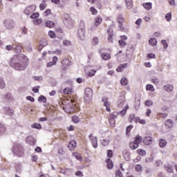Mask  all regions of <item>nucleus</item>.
Masks as SVG:
<instances>
[{
    "label": "nucleus",
    "instance_id": "nucleus-1",
    "mask_svg": "<svg viewBox=\"0 0 177 177\" xmlns=\"http://www.w3.org/2000/svg\"><path fill=\"white\" fill-rule=\"evenodd\" d=\"M28 59L23 55H16L10 59V65L19 71L26 70L28 65Z\"/></svg>",
    "mask_w": 177,
    "mask_h": 177
},
{
    "label": "nucleus",
    "instance_id": "nucleus-2",
    "mask_svg": "<svg viewBox=\"0 0 177 177\" xmlns=\"http://www.w3.org/2000/svg\"><path fill=\"white\" fill-rule=\"evenodd\" d=\"M60 106L66 113L73 114L75 112L80 111L79 105L76 104V101L74 99H66L62 100Z\"/></svg>",
    "mask_w": 177,
    "mask_h": 177
},
{
    "label": "nucleus",
    "instance_id": "nucleus-3",
    "mask_svg": "<svg viewBox=\"0 0 177 177\" xmlns=\"http://www.w3.org/2000/svg\"><path fill=\"white\" fill-rule=\"evenodd\" d=\"M62 19L64 21V24H65L67 28H72L74 26V20H73L72 18H71L69 14H64Z\"/></svg>",
    "mask_w": 177,
    "mask_h": 177
},
{
    "label": "nucleus",
    "instance_id": "nucleus-4",
    "mask_svg": "<svg viewBox=\"0 0 177 177\" xmlns=\"http://www.w3.org/2000/svg\"><path fill=\"white\" fill-rule=\"evenodd\" d=\"M142 142V137L139 135L135 136V140L133 142H129V149L135 150L139 148V144Z\"/></svg>",
    "mask_w": 177,
    "mask_h": 177
},
{
    "label": "nucleus",
    "instance_id": "nucleus-5",
    "mask_svg": "<svg viewBox=\"0 0 177 177\" xmlns=\"http://www.w3.org/2000/svg\"><path fill=\"white\" fill-rule=\"evenodd\" d=\"M93 91L90 88H85L84 91V101L86 103H90L92 101Z\"/></svg>",
    "mask_w": 177,
    "mask_h": 177
},
{
    "label": "nucleus",
    "instance_id": "nucleus-6",
    "mask_svg": "<svg viewBox=\"0 0 177 177\" xmlns=\"http://www.w3.org/2000/svg\"><path fill=\"white\" fill-rule=\"evenodd\" d=\"M125 22V19L124 17H122V15H119L118 17H117V23L118 24V28L120 30V31L124 32L125 30V28L122 26V24Z\"/></svg>",
    "mask_w": 177,
    "mask_h": 177
},
{
    "label": "nucleus",
    "instance_id": "nucleus-7",
    "mask_svg": "<svg viewBox=\"0 0 177 177\" xmlns=\"http://www.w3.org/2000/svg\"><path fill=\"white\" fill-rule=\"evenodd\" d=\"M88 139L90 140V142H91L92 147H93L94 149L97 148V138L93 134L88 135Z\"/></svg>",
    "mask_w": 177,
    "mask_h": 177
},
{
    "label": "nucleus",
    "instance_id": "nucleus-8",
    "mask_svg": "<svg viewBox=\"0 0 177 177\" xmlns=\"http://www.w3.org/2000/svg\"><path fill=\"white\" fill-rule=\"evenodd\" d=\"M81 24L83 27L77 30V35H78V37L82 39L83 38H84V35H85L84 22L81 21Z\"/></svg>",
    "mask_w": 177,
    "mask_h": 177
},
{
    "label": "nucleus",
    "instance_id": "nucleus-9",
    "mask_svg": "<svg viewBox=\"0 0 177 177\" xmlns=\"http://www.w3.org/2000/svg\"><path fill=\"white\" fill-rule=\"evenodd\" d=\"M35 12V6L31 5L28 7H26L24 10V14L26 15H32L33 12Z\"/></svg>",
    "mask_w": 177,
    "mask_h": 177
},
{
    "label": "nucleus",
    "instance_id": "nucleus-10",
    "mask_svg": "<svg viewBox=\"0 0 177 177\" xmlns=\"http://www.w3.org/2000/svg\"><path fill=\"white\" fill-rule=\"evenodd\" d=\"M127 40V36L122 35L120 36V40L118 41L119 46L120 48H124L126 46L127 44L126 41Z\"/></svg>",
    "mask_w": 177,
    "mask_h": 177
},
{
    "label": "nucleus",
    "instance_id": "nucleus-11",
    "mask_svg": "<svg viewBox=\"0 0 177 177\" xmlns=\"http://www.w3.org/2000/svg\"><path fill=\"white\" fill-rule=\"evenodd\" d=\"M106 32H108V42L110 44H112L113 42V29L111 28H108V30H106Z\"/></svg>",
    "mask_w": 177,
    "mask_h": 177
},
{
    "label": "nucleus",
    "instance_id": "nucleus-12",
    "mask_svg": "<svg viewBox=\"0 0 177 177\" xmlns=\"http://www.w3.org/2000/svg\"><path fill=\"white\" fill-rule=\"evenodd\" d=\"M3 25L7 29H13L14 22L12 20H5L3 21Z\"/></svg>",
    "mask_w": 177,
    "mask_h": 177
},
{
    "label": "nucleus",
    "instance_id": "nucleus-13",
    "mask_svg": "<svg viewBox=\"0 0 177 177\" xmlns=\"http://www.w3.org/2000/svg\"><path fill=\"white\" fill-rule=\"evenodd\" d=\"M87 3H90V4L93 5L95 3V5H97V9H101L102 8V6L101 5V0H86Z\"/></svg>",
    "mask_w": 177,
    "mask_h": 177
},
{
    "label": "nucleus",
    "instance_id": "nucleus-14",
    "mask_svg": "<svg viewBox=\"0 0 177 177\" xmlns=\"http://www.w3.org/2000/svg\"><path fill=\"white\" fill-rule=\"evenodd\" d=\"M152 142H153V139L151 137H150V136L144 137V139H143L144 145H145L147 146H149L152 144Z\"/></svg>",
    "mask_w": 177,
    "mask_h": 177
},
{
    "label": "nucleus",
    "instance_id": "nucleus-15",
    "mask_svg": "<svg viewBox=\"0 0 177 177\" xmlns=\"http://www.w3.org/2000/svg\"><path fill=\"white\" fill-rule=\"evenodd\" d=\"M62 67H64V70H66L67 67L70 66L71 61L69 59L65 58L62 61Z\"/></svg>",
    "mask_w": 177,
    "mask_h": 177
},
{
    "label": "nucleus",
    "instance_id": "nucleus-16",
    "mask_svg": "<svg viewBox=\"0 0 177 177\" xmlns=\"http://www.w3.org/2000/svg\"><path fill=\"white\" fill-rule=\"evenodd\" d=\"M126 102V97L124 96L119 97L118 101V106L120 108H122L124 104H125Z\"/></svg>",
    "mask_w": 177,
    "mask_h": 177
},
{
    "label": "nucleus",
    "instance_id": "nucleus-17",
    "mask_svg": "<svg viewBox=\"0 0 177 177\" xmlns=\"http://www.w3.org/2000/svg\"><path fill=\"white\" fill-rule=\"evenodd\" d=\"M102 22V17H101L100 16H97V17H95V18H94V26L95 27L99 26Z\"/></svg>",
    "mask_w": 177,
    "mask_h": 177
},
{
    "label": "nucleus",
    "instance_id": "nucleus-18",
    "mask_svg": "<svg viewBox=\"0 0 177 177\" xmlns=\"http://www.w3.org/2000/svg\"><path fill=\"white\" fill-rule=\"evenodd\" d=\"M163 89L166 91V92L171 93L174 91V85L173 84H167L163 86Z\"/></svg>",
    "mask_w": 177,
    "mask_h": 177
},
{
    "label": "nucleus",
    "instance_id": "nucleus-19",
    "mask_svg": "<svg viewBox=\"0 0 177 177\" xmlns=\"http://www.w3.org/2000/svg\"><path fill=\"white\" fill-rule=\"evenodd\" d=\"M165 125H166V129H170L173 128V120H167L166 122H165Z\"/></svg>",
    "mask_w": 177,
    "mask_h": 177
},
{
    "label": "nucleus",
    "instance_id": "nucleus-20",
    "mask_svg": "<svg viewBox=\"0 0 177 177\" xmlns=\"http://www.w3.org/2000/svg\"><path fill=\"white\" fill-rule=\"evenodd\" d=\"M100 57L102 58V59L106 61H108L111 58V56H110V54L108 53H100Z\"/></svg>",
    "mask_w": 177,
    "mask_h": 177
},
{
    "label": "nucleus",
    "instance_id": "nucleus-21",
    "mask_svg": "<svg viewBox=\"0 0 177 177\" xmlns=\"http://www.w3.org/2000/svg\"><path fill=\"white\" fill-rule=\"evenodd\" d=\"M142 7L144 8V9L147 10H150L152 8V3L149 2V3H143L141 4Z\"/></svg>",
    "mask_w": 177,
    "mask_h": 177
},
{
    "label": "nucleus",
    "instance_id": "nucleus-22",
    "mask_svg": "<svg viewBox=\"0 0 177 177\" xmlns=\"http://www.w3.org/2000/svg\"><path fill=\"white\" fill-rule=\"evenodd\" d=\"M106 168L108 169H113V162L111 159L108 158L106 160Z\"/></svg>",
    "mask_w": 177,
    "mask_h": 177
},
{
    "label": "nucleus",
    "instance_id": "nucleus-23",
    "mask_svg": "<svg viewBox=\"0 0 177 177\" xmlns=\"http://www.w3.org/2000/svg\"><path fill=\"white\" fill-rule=\"evenodd\" d=\"M76 148V142L75 140H71L68 145L69 151H73Z\"/></svg>",
    "mask_w": 177,
    "mask_h": 177
},
{
    "label": "nucleus",
    "instance_id": "nucleus-24",
    "mask_svg": "<svg viewBox=\"0 0 177 177\" xmlns=\"http://www.w3.org/2000/svg\"><path fill=\"white\" fill-rule=\"evenodd\" d=\"M168 116L167 113H156V120H160V119H166V118Z\"/></svg>",
    "mask_w": 177,
    "mask_h": 177
},
{
    "label": "nucleus",
    "instance_id": "nucleus-25",
    "mask_svg": "<svg viewBox=\"0 0 177 177\" xmlns=\"http://www.w3.org/2000/svg\"><path fill=\"white\" fill-rule=\"evenodd\" d=\"M73 93V89L71 87H66L64 88V91H62V93L64 95H71Z\"/></svg>",
    "mask_w": 177,
    "mask_h": 177
},
{
    "label": "nucleus",
    "instance_id": "nucleus-26",
    "mask_svg": "<svg viewBox=\"0 0 177 177\" xmlns=\"http://www.w3.org/2000/svg\"><path fill=\"white\" fill-rule=\"evenodd\" d=\"M16 53H21L22 51V46L19 44H15V46L12 48Z\"/></svg>",
    "mask_w": 177,
    "mask_h": 177
},
{
    "label": "nucleus",
    "instance_id": "nucleus-27",
    "mask_svg": "<svg viewBox=\"0 0 177 177\" xmlns=\"http://www.w3.org/2000/svg\"><path fill=\"white\" fill-rule=\"evenodd\" d=\"M102 102H104V107H106V110L108 112H110V104L109 102L107 101L106 98H104L102 99Z\"/></svg>",
    "mask_w": 177,
    "mask_h": 177
},
{
    "label": "nucleus",
    "instance_id": "nucleus-28",
    "mask_svg": "<svg viewBox=\"0 0 177 177\" xmlns=\"http://www.w3.org/2000/svg\"><path fill=\"white\" fill-rule=\"evenodd\" d=\"M73 156H74L75 158H76V160H77L78 161H81V162L83 161V158L80 153L77 152H74L73 153Z\"/></svg>",
    "mask_w": 177,
    "mask_h": 177
},
{
    "label": "nucleus",
    "instance_id": "nucleus-29",
    "mask_svg": "<svg viewBox=\"0 0 177 177\" xmlns=\"http://www.w3.org/2000/svg\"><path fill=\"white\" fill-rule=\"evenodd\" d=\"M127 65H128L127 64L119 65L118 68H117L116 69V71L118 73L122 72V71H124V69L127 68Z\"/></svg>",
    "mask_w": 177,
    "mask_h": 177
},
{
    "label": "nucleus",
    "instance_id": "nucleus-30",
    "mask_svg": "<svg viewBox=\"0 0 177 177\" xmlns=\"http://www.w3.org/2000/svg\"><path fill=\"white\" fill-rule=\"evenodd\" d=\"M167 146V140L165 139H160L159 147L160 148H165Z\"/></svg>",
    "mask_w": 177,
    "mask_h": 177
},
{
    "label": "nucleus",
    "instance_id": "nucleus-31",
    "mask_svg": "<svg viewBox=\"0 0 177 177\" xmlns=\"http://www.w3.org/2000/svg\"><path fill=\"white\" fill-rule=\"evenodd\" d=\"M125 4L127 9H132L133 8V1L132 0H125Z\"/></svg>",
    "mask_w": 177,
    "mask_h": 177
},
{
    "label": "nucleus",
    "instance_id": "nucleus-32",
    "mask_svg": "<svg viewBox=\"0 0 177 177\" xmlns=\"http://www.w3.org/2000/svg\"><path fill=\"white\" fill-rule=\"evenodd\" d=\"M37 102L46 104L47 102V98L44 95H40V97H37Z\"/></svg>",
    "mask_w": 177,
    "mask_h": 177
},
{
    "label": "nucleus",
    "instance_id": "nucleus-33",
    "mask_svg": "<svg viewBox=\"0 0 177 177\" xmlns=\"http://www.w3.org/2000/svg\"><path fill=\"white\" fill-rule=\"evenodd\" d=\"M145 89L147 91L154 92V87L151 84H147V86H145Z\"/></svg>",
    "mask_w": 177,
    "mask_h": 177
},
{
    "label": "nucleus",
    "instance_id": "nucleus-34",
    "mask_svg": "<svg viewBox=\"0 0 177 177\" xmlns=\"http://www.w3.org/2000/svg\"><path fill=\"white\" fill-rule=\"evenodd\" d=\"M46 27L53 28L55 27V23L51 21H46Z\"/></svg>",
    "mask_w": 177,
    "mask_h": 177
},
{
    "label": "nucleus",
    "instance_id": "nucleus-35",
    "mask_svg": "<svg viewBox=\"0 0 177 177\" xmlns=\"http://www.w3.org/2000/svg\"><path fill=\"white\" fill-rule=\"evenodd\" d=\"M149 44H150L151 46H156L157 45V39L151 38L149 39Z\"/></svg>",
    "mask_w": 177,
    "mask_h": 177
},
{
    "label": "nucleus",
    "instance_id": "nucleus-36",
    "mask_svg": "<svg viewBox=\"0 0 177 177\" xmlns=\"http://www.w3.org/2000/svg\"><path fill=\"white\" fill-rule=\"evenodd\" d=\"M129 84V80L126 79V77H122V80H120V84L122 86H126Z\"/></svg>",
    "mask_w": 177,
    "mask_h": 177
},
{
    "label": "nucleus",
    "instance_id": "nucleus-37",
    "mask_svg": "<svg viewBox=\"0 0 177 177\" xmlns=\"http://www.w3.org/2000/svg\"><path fill=\"white\" fill-rule=\"evenodd\" d=\"M136 153L138 154V156H145L146 154L145 150L143 149H138L136 150Z\"/></svg>",
    "mask_w": 177,
    "mask_h": 177
},
{
    "label": "nucleus",
    "instance_id": "nucleus-38",
    "mask_svg": "<svg viewBox=\"0 0 177 177\" xmlns=\"http://www.w3.org/2000/svg\"><path fill=\"white\" fill-rule=\"evenodd\" d=\"M118 115L117 114L116 112H113V113L110 114L108 120H115Z\"/></svg>",
    "mask_w": 177,
    "mask_h": 177
},
{
    "label": "nucleus",
    "instance_id": "nucleus-39",
    "mask_svg": "<svg viewBox=\"0 0 177 177\" xmlns=\"http://www.w3.org/2000/svg\"><path fill=\"white\" fill-rule=\"evenodd\" d=\"M129 105H126L125 108H124V109H122V111H120V112H119V113L122 115H125L126 112L127 111V110H129Z\"/></svg>",
    "mask_w": 177,
    "mask_h": 177
},
{
    "label": "nucleus",
    "instance_id": "nucleus-40",
    "mask_svg": "<svg viewBox=\"0 0 177 177\" xmlns=\"http://www.w3.org/2000/svg\"><path fill=\"white\" fill-rule=\"evenodd\" d=\"M72 122H74L75 124L79 123L80 122L79 116L77 115L72 116Z\"/></svg>",
    "mask_w": 177,
    "mask_h": 177
},
{
    "label": "nucleus",
    "instance_id": "nucleus-41",
    "mask_svg": "<svg viewBox=\"0 0 177 177\" xmlns=\"http://www.w3.org/2000/svg\"><path fill=\"white\" fill-rule=\"evenodd\" d=\"M109 142H110V140L108 139V140H106V139H104L102 140H101V145H102V146H108L109 145Z\"/></svg>",
    "mask_w": 177,
    "mask_h": 177
},
{
    "label": "nucleus",
    "instance_id": "nucleus-42",
    "mask_svg": "<svg viewBox=\"0 0 177 177\" xmlns=\"http://www.w3.org/2000/svg\"><path fill=\"white\" fill-rule=\"evenodd\" d=\"M48 35L49 36L50 38L51 39H55L56 38V34L55 33L54 31L50 30L48 32Z\"/></svg>",
    "mask_w": 177,
    "mask_h": 177
},
{
    "label": "nucleus",
    "instance_id": "nucleus-43",
    "mask_svg": "<svg viewBox=\"0 0 177 177\" xmlns=\"http://www.w3.org/2000/svg\"><path fill=\"white\" fill-rule=\"evenodd\" d=\"M132 129H133V125H129V126H127V127H126V135H127V136H129V133L131 132Z\"/></svg>",
    "mask_w": 177,
    "mask_h": 177
},
{
    "label": "nucleus",
    "instance_id": "nucleus-44",
    "mask_svg": "<svg viewBox=\"0 0 177 177\" xmlns=\"http://www.w3.org/2000/svg\"><path fill=\"white\" fill-rule=\"evenodd\" d=\"M135 119H136V117H135V115L134 114H130L129 116V123H132L133 121L135 120Z\"/></svg>",
    "mask_w": 177,
    "mask_h": 177
},
{
    "label": "nucleus",
    "instance_id": "nucleus-45",
    "mask_svg": "<svg viewBox=\"0 0 177 177\" xmlns=\"http://www.w3.org/2000/svg\"><path fill=\"white\" fill-rule=\"evenodd\" d=\"M90 12H91V14L93 15H97V9L95 8L94 6H91L90 8Z\"/></svg>",
    "mask_w": 177,
    "mask_h": 177
},
{
    "label": "nucleus",
    "instance_id": "nucleus-46",
    "mask_svg": "<svg viewBox=\"0 0 177 177\" xmlns=\"http://www.w3.org/2000/svg\"><path fill=\"white\" fill-rule=\"evenodd\" d=\"M99 43V39L97 37H94L93 39H92V45L97 46Z\"/></svg>",
    "mask_w": 177,
    "mask_h": 177
},
{
    "label": "nucleus",
    "instance_id": "nucleus-47",
    "mask_svg": "<svg viewBox=\"0 0 177 177\" xmlns=\"http://www.w3.org/2000/svg\"><path fill=\"white\" fill-rule=\"evenodd\" d=\"M165 169L169 173H173V171H174L173 167L170 165H167L165 167Z\"/></svg>",
    "mask_w": 177,
    "mask_h": 177
},
{
    "label": "nucleus",
    "instance_id": "nucleus-48",
    "mask_svg": "<svg viewBox=\"0 0 177 177\" xmlns=\"http://www.w3.org/2000/svg\"><path fill=\"white\" fill-rule=\"evenodd\" d=\"M32 129H41V127L40 124L35 123L31 126Z\"/></svg>",
    "mask_w": 177,
    "mask_h": 177
},
{
    "label": "nucleus",
    "instance_id": "nucleus-49",
    "mask_svg": "<svg viewBox=\"0 0 177 177\" xmlns=\"http://www.w3.org/2000/svg\"><path fill=\"white\" fill-rule=\"evenodd\" d=\"M6 84L3 78L0 77V89L5 88Z\"/></svg>",
    "mask_w": 177,
    "mask_h": 177
},
{
    "label": "nucleus",
    "instance_id": "nucleus-50",
    "mask_svg": "<svg viewBox=\"0 0 177 177\" xmlns=\"http://www.w3.org/2000/svg\"><path fill=\"white\" fill-rule=\"evenodd\" d=\"M41 23H42V20L40 19L33 20V24H35V26H39Z\"/></svg>",
    "mask_w": 177,
    "mask_h": 177
},
{
    "label": "nucleus",
    "instance_id": "nucleus-51",
    "mask_svg": "<svg viewBox=\"0 0 177 177\" xmlns=\"http://www.w3.org/2000/svg\"><path fill=\"white\" fill-rule=\"evenodd\" d=\"M153 105V102H152V100H147L145 101V106L147 107H150L151 106Z\"/></svg>",
    "mask_w": 177,
    "mask_h": 177
},
{
    "label": "nucleus",
    "instance_id": "nucleus-52",
    "mask_svg": "<svg viewBox=\"0 0 177 177\" xmlns=\"http://www.w3.org/2000/svg\"><path fill=\"white\" fill-rule=\"evenodd\" d=\"M15 46V44L7 45L6 47V50L10 51V50H13Z\"/></svg>",
    "mask_w": 177,
    "mask_h": 177
},
{
    "label": "nucleus",
    "instance_id": "nucleus-53",
    "mask_svg": "<svg viewBox=\"0 0 177 177\" xmlns=\"http://www.w3.org/2000/svg\"><path fill=\"white\" fill-rule=\"evenodd\" d=\"M26 142H28V145L31 146H34L35 142L33 140V138H31V140H30V138L26 139Z\"/></svg>",
    "mask_w": 177,
    "mask_h": 177
},
{
    "label": "nucleus",
    "instance_id": "nucleus-54",
    "mask_svg": "<svg viewBox=\"0 0 177 177\" xmlns=\"http://www.w3.org/2000/svg\"><path fill=\"white\" fill-rule=\"evenodd\" d=\"M51 14V10L50 9H47L46 11H44V17H47L48 16H49V15Z\"/></svg>",
    "mask_w": 177,
    "mask_h": 177
},
{
    "label": "nucleus",
    "instance_id": "nucleus-55",
    "mask_svg": "<svg viewBox=\"0 0 177 177\" xmlns=\"http://www.w3.org/2000/svg\"><path fill=\"white\" fill-rule=\"evenodd\" d=\"M151 82L154 85H157L159 84V80L157 77H154L153 79L151 80Z\"/></svg>",
    "mask_w": 177,
    "mask_h": 177
},
{
    "label": "nucleus",
    "instance_id": "nucleus-56",
    "mask_svg": "<svg viewBox=\"0 0 177 177\" xmlns=\"http://www.w3.org/2000/svg\"><path fill=\"white\" fill-rule=\"evenodd\" d=\"M39 8H40V10L42 11L47 8V4L46 3H41Z\"/></svg>",
    "mask_w": 177,
    "mask_h": 177
},
{
    "label": "nucleus",
    "instance_id": "nucleus-57",
    "mask_svg": "<svg viewBox=\"0 0 177 177\" xmlns=\"http://www.w3.org/2000/svg\"><path fill=\"white\" fill-rule=\"evenodd\" d=\"M38 17H39V13L38 12H35V13L32 14L31 16H30V18H31L32 19H36Z\"/></svg>",
    "mask_w": 177,
    "mask_h": 177
},
{
    "label": "nucleus",
    "instance_id": "nucleus-58",
    "mask_svg": "<svg viewBox=\"0 0 177 177\" xmlns=\"http://www.w3.org/2000/svg\"><path fill=\"white\" fill-rule=\"evenodd\" d=\"M165 18L167 21H170L171 20V12H169L168 14H166Z\"/></svg>",
    "mask_w": 177,
    "mask_h": 177
},
{
    "label": "nucleus",
    "instance_id": "nucleus-59",
    "mask_svg": "<svg viewBox=\"0 0 177 177\" xmlns=\"http://www.w3.org/2000/svg\"><path fill=\"white\" fill-rule=\"evenodd\" d=\"M62 44L64 45V46H71V43L68 40H65L62 41Z\"/></svg>",
    "mask_w": 177,
    "mask_h": 177
},
{
    "label": "nucleus",
    "instance_id": "nucleus-60",
    "mask_svg": "<svg viewBox=\"0 0 177 177\" xmlns=\"http://www.w3.org/2000/svg\"><path fill=\"white\" fill-rule=\"evenodd\" d=\"M147 59H156V55L153 53H150L147 55Z\"/></svg>",
    "mask_w": 177,
    "mask_h": 177
},
{
    "label": "nucleus",
    "instance_id": "nucleus-61",
    "mask_svg": "<svg viewBox=\"0 0 177 177\" xmlns=\"http://www.w3.org/2000/svg\"><path fill=\"white\" fill-rule=\"evenodd\" d=\"M109 121L110 127H114L115 125V120H108Z\"/></svg>",
    "mask_w": 177,
    "mask_h": 177
},
{
    "label": "nucleus",
    "instance_id": "nucleus-62",
    "mask_svg": "<svg viewBox=\"0 0 177 177\" xmlns=\"http://www.w3.org/2000/svg\"><path fill=\"white\" fill-rule=\"evenodd\" d=\"M161 44L163 45V48L166 49L168 47L166 40L163 39L161 41Z\"/></svg>",
    "mask_w": 177,
    "mask_h": 177
},
{
    "label": "nucleus",
    "instance_id": "nucleus-63",
    "mask_svg": "<svg viewBox=\"0 0 177 177\" xmlns=\"http://www.w3.org/2000/svg\"><path fill=\"white\" fill-rule=\"evenodd\" d=\"M135 170H136V171H138V172H141L142 166L140 165H138L135 166Z\"/></svg>",
    "mask_w": 177,
    "mask_h": 177
},
{
    "label": "nucleus",
    "instance_id": "nucleus-64",
    "mask_svg": "<svg viewBox=\"0 0 177 177\" xmlns=\"http://www.w3.org/2000/svg\"><path fill=\"white\" fill-rule=\"evenodd\" d=\"M115 174L116 175V177H123L120 170H117Z\"/></svg>",
    "mask_w": 177,
    "mask_h": 177
}]
</instances>
